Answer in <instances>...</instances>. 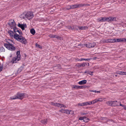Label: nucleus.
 Returning a JSON list of instances; mask_svg holds the SVG:
<instances>
[{"mask_svg": "<svg viewBox=\"0 0 126 126\" xmlns=\"http://www.w3.org/2000/svg\"><path fill=\"white\" fill-rule=\"evenodd\" d=\"M14 37L17 41H20L23 44H26L27 43V41L25 39L21 36L16 33L14 34Z\"/></svg>", "mask_w": 126, "mask_h": 126, "instance_id": "1", "label": "nucleus"}, {"mask_svg": "<svg viewBox=\"0 0 126 126\" xmlns=\"http://www.w3.org/2000/svg\"><path fill=\"white\" fill-rule=\"evenodd\" d=\"M33 17V14L30 12H27L26 14L23 13L21 16V18L25 19L27 18L29 20L32 19Z\"/></svg>", "mask_w": 126, "mask_h": 126, "instance_id": "2", "label": "nucleus"}, {"mask_svg": "<svg viewBox=\"0 0 126 126\" xmlns=\"http://www.w3.org/2000/svg\"><path fill=\"white\" fill-rule=\"evenodd\" d=\"M24 96V93H18L16 95L11 97L10 98L12 100L18 99H22L23 98Z\"/></svg>", "mask_w": 126, "mask_h": 126, "instance_id": "3", "label": "nucleus"}, {"mask_svg": "<svg viewBox=\"0 0 126 126\" xmlns=\"http://www.w3.org/2000/svg\"><path fill=\"white\" fill-rule=\"evenodd\" d=\"M4 46L8 49L11 50H14L16 48L15 47L13 46L11 44L8 43L6 44H4Z\"/></svg>", "mask_w": 126, "mask_h": 126, "instance_id": "4", "label": "nucleus"}, {"mask_svg": "<svg viewBox=\"0 0 126 126\" xmlns=\"http://www.w3.org/2000/svg\"><path fill=\"white\" fill-rule=\"evenodd\" d=\"M83 6V5L81 4H76L74 5H70L69 6L70 7L69 9H73L77 8H80Z\"/></svg>", "mask_w": 126, "mask_h": 126, "instance_id": "5", "label": "nucleus"}, {"mask_svg": "<svg viewBox=\"0 0 126 126\" xmlns=\"http://www.w3.org/2000/svg\"><path fill=\"white\" fill-rule=\"evenodd\" d=\"M52 104L55 106H56L59 107L60 108H62V107H63L65 108L66 107L65 106L63 105V104L59 103H54V102H52L51 103Z\"/></svg>", "mask_w": 126, "mask_h": 126, "instance_id": "6", "label": "nucleus"}, {"mask_svg": "<svg viewBox=\"0 0 126 126\" xmlns=\"http://www.w3.org/2000/svg\"><path fill=\"white\" fill-rule=\"evenodd\" d=\"M96 43L94 42L92 43H88L85 45L86 47L88 48H93L94 47Z\"/></svg>", "mask_w": 126, "mask_h": 126, "instance_id": "7", "label": "nucleus"}, {"mask_svg": "<svg viewBox=\"0 0 126 126\" xmlns=\"http://www.w3.org/2000/svg\"><path fill=\"white\" fill-rule=\"evenodd\" d=\"M9 25L14 30L16 28V23L14 20H11L9 22Z\"/></svg>", "mask_w": 126, "mask_h": 126, "instance_id": "8", "label": "nucleus"}, {"mask_svg": "<svg viewBox=\"0 0 126 126\" xmlns=\"http://www.w3.org/2000/svg\"><path fill=\"white\" fill-rule=\"evenodd\" d=\"M116 18L112 17H107V21L108 22L112 21H115Z\"/></svg>", "mask_w": 126, "mask_h": 126, "instance_id": "9", "label": "nucleus"}, {"mask_svg": "<svg viewBox=\"0 0 126 126\" xmlns=\"http://www.w3.org/2000/svg\"><path fill=\"white\" fill-rule=\"evenodd\" d=\"M114 40L115 42H121L125 41H126V39L125 38L115 39H114Z\"/></svg>", "mask_w": 126, "mask_h": 126, "instance_id": "10", "label": "nucleus"}, {"mask_svg": "<svg viewBox=\"0 0 126 126\" xmlns=\"http://www.w3.org/2000/svg\"><path fill=\"white\" fill-rule=\"evenodd\" d=\"M107 17H101L97 19V21H100L102 22H105L107 21Z\"/></svg>", "mask_w": 126, "mask_h": 126, "instance_id": "11", "label": "nucleus"}, {"mask_svg": "<svg viewBox=\"0 0 126 126\" xmlns=\"http://www.w3.org/2000/svg\"><path fill=\"white\" fill-rule=\"evenodd\" d=\"M59 111L60 112H61L63 113L70 114V112L72 111L69 110H64L62 109L61 110H59Z\"/></svg>", "mask_w": 126, "mask_h": 126, "instance_id": "12", "label": "nucleus"}, {"mask_svg": "<svg viewBox=\"0 0 126 126\" xmlns=\"http://www.w3.org/2000/svg\"><path fill=\"white\" fill-rule=\"evenodd\" d=\"M18 26L21 28L22 30H24L25 29L24 28L26 27V25L24 24H21L20 23H18Z\"/></svg>", "mask_w": 126, "mask_h": 126, "instance_id": "13", "label": "nucleus"}, {"mask_svg": "<svg viewBox=\"0 0 126 126\" xmlns=\"http://www.w3.org/2000/svg\"><path fill=\"white\" fill-rule=\"evenodd\" d=\"M20 58L19 57H16L13 58V60L14 62L16 63L20 60Z\"/></svg>", "mask_w": 126, "mask_h": 126, "instance_id": "14", "label": "nucleus"}, {"mask_svg": "<svg viewBox=\"0 0 126 126\" xmlns=\"http://www.w3.org/2000/svg\"><path fill=\"white\" fill-rule=\"evenodd\" d=\"M87 65V64L85 63H79L77 64L76 66L77 67H84L86 65Z\"/></svg>", "mask_w": 126, "mask_h": 126, "instance_id": "15", "label": "nucleus"}, {"mask_svg": "<svg viewBox=\"0 0 126 126\" xmlns=\"http://www.w3.org/2000/svg\"><path fill=\"white\" fill-rule=\"evenodd\" d=\"M115 102H112V101H109L106 102V103L109 105L111 106H115L114 105V103Z\"/></svg>", "mask_w": 126, "mask_h": 126, "instance_id": "16", "label": "nucleus"}, {"mask_svg": "<svg viewBox=\"0 0 126 126\" xmlns=\"http://www.w3.org/2000/svg\"><path fill=\"white\" fill-rule=\"evenodd\" d=\"M116 73L122 75H126V72L122 71H118Z\"/></svg>", "mask_w": 126, "mask_h": 126, "instance_id": "17", "label": "nucleus"}, {"mask_svg": "<svg viewBox=\"0 0 126 126\" xmlns=\"http://www.w3.org/2000/svg\"><path fill=\"white\" fill-rule=\"evenodd\" d=\"M87 82V80H84L79 81L78 82V83L80 85L84 84H86Z\"/></svg>", "mask_w": 126, "mask_h": 126, "instance_id": "18", "label": "nucleus"}, {"mask_svg": "<svg viewBox=\"0 0 126 126\" xmlns=\"http://www.w3.org/2000/svg\"><path fill=\"white\" fill-rule=\"evenodd\" d=\"M49 36L51 38H54L57 39H59V36L51 34L49 35Z\"/></svg>", "mask_w": 126, "mask_h": 126, "instance_id": "19", "label": "nucleus"}, {"mask_svg": "<svg viewBox=\"0 0 126 126\" xmlns=\"http://www.w3.org/2000/svg\"><path fill=\"white\" fill-rule=\"evenodd\" d=\"M8 33L11 37H14V34L13 32L11 31H8Z\"/></svg>", "mask_w": 126, "mask_h": 126, "instance_id": "20", "label": "nucleus"}, {"mask_svg": "<svg viewBox=\"0 0 126 126\" xmlns=\"http://www.w3.org/2000/svg\"><path fill=\"white\" fill-rule=\"evenodd\" d=\"M78 28L79 29L81 30H83L87 29L88 28V27L87 26H81V27H78Z\"/></svg>", "mask_w": 126, "mask_h": 126, "instance_id": "21", "label": "nucleus"}, {"mask_svg": "<svg viewBox=\"0 0 126 126\" xmlns=\"http://www.w3.org/2000/svg\"><path fill=\"white\" fill-rule=\"evenodd\" d=\"M14 32H18L19 33L20 35L22 34V32L20 30H17V29H16V28L15 29H14Z\"/></svg>", "mask_w": 126, "mask_h": 126, "instance_id": "22", "label": "nucleus"}, {"mask_svg": "<svg viewBox=\"0 0 126 126\" xmlns=\"http://www.w3.org/2000/svg\"><path fill=\"white\" fill-rule=\"evenodd\" d=\"M31 33L33 35H34L35 32V31L33 29H32L30 30Z\"/></svg>", "mask_w": 126, "mask_h": 126, "instance_id": "23", "label": "nucleus"}, {"mask_svg": "<svg viewBox=\"0 0 126 126\" xmlns=\"http://www.w3.org/2000/svg\"><path fill=\"white\" fill-rule=\"evenodd\" d=\"M112 102H115V103H114V105H116L115 106H119V102H117V101H112Z\"/></svg>", "mask_w": 126, "mask_h": 126, "instance_id": "24", "label": "nucleus"}, {"mask_svg": "<svg viewBox=\"0 0 126 126\" xmlns=\"http://www.w3.org/2000/svg\"><path fill=\"white\" fill-rule=\"evenodd\" d=\"M114 40V39H109L107 40V42L111 43L115 42V41Z\"/></svg>", "mask_w": 126, "mask_h": 126, "instance_id": "25", "label": "nucleus"}, {"mask_svg": "<svg viewBox=\"0 0 126 126\" xmlns=\"http://www.w3.org/2000/svg\"><path fill=\"white\" fill-rule=\"evenodd\" d=\"M97 102H98V101L97 99H95L92 101V104H94L96 103H97Z\"/></svg>", "mask_w": 126, "mask_h": 126, "instance_id": "26", "label": "nucleus"}, {"mask_svg": "<svg viewBox=\"0 0 126 126\" xmlns=\"http://www.w3.org/2000/svg\"><path fill=\"white\" fill-rule=\"evenodd\" d=\"M90 91L91 92H94L95 93H100V91H96V90H90Z\"/></svg>", "mask_w": 126, "mask_h": 126, "instance_id": "27", "label": "nucleus"}, {"mask_svg": "<svg viewBox=\"0 0 126 126\" xmlns=\"http://www.w3.org/2000/svg\"><path fill=\"white\" fill-rule=\"evenodd\" d=\"M5 51V49L3 47H1L0 48V52H4Z\"/></svg>", "mask_w": 126, "mask_h": 126, "instance_id": "28", "label": "nucleus"}, {"mask_svg": "<svg viewBox=\"0 0 126 126\" xmlns=\"http://www.w3.org/2000/svg\"><path fill=\"white\" fill-rule=\"evenodd\" d=\"M90 60V59H84V58H81L79 60L80 61H88Z\"/></svg>", "mask_w": 126, "mask_h": 126, "instance_id": "29", "label": "nucleus"}, {"mask_svg": "<svg viewBox=\"0 0 126 126\" xmlns=\"http://www.w3.org/2000/svg\"><path fill=\"white\" fill-rule=\"evenodd\" d=\"M72 88L75 89H78V86L74 85L72 86Z\"/></svg>", "mask_w": 126, "mask_h": 126, "instance_id": "30", "label": "nucleus"}, {"mask_svg": "<svg viewBox=\"0 0 126 126\" xmlns=\"http://www.w3.org/2000/svg\"><path fill=\"white\" fill-rule=\"evenodd\" d=\"M41 122L44 124H46L47 123V120H44L41 121Z\"/></svg>", "mask_w": 126, "mask_h": 126, "instance_id": "31", "label": "nucleus"}, {"mask_svg": "<svg viewBox=\"0 0 126 126\" xmlns=\"http://www.w3.org/2000/svg\"><path fill=\"white\" fill-rule=\"evenodd\" d=\"M85 118H84L83 121L85 122H87L89 120V119L87 118V117L85 116Z\"/></svg>", "mask_w": 126, "mask_h": 126, "instance_id": "32", "label": "nucleus"}, {"mask_svg": "<svg viewBox=\"0 0 126 126\" xmlns=\"http://www.w3.org/2000/svg\"><path fill=\"white\" fill-rule=\"evenodd\" d=\"M16 54L17 55V57H20V51H17L16 53Z\"/></svg>", "mask_w": 126, "mask_h": 126, "instance_id": "33", "label": "nucleus"}, {"mask_svg": "<svg viewBox=\"0 0 126 126\" xmlns=\"http://www.w3.org/2000/svg\"><path fill=\"white\" fill-rule=\"evenodd\" d=\"M78 105L79 106H84V103H79L78 104Z\"/></svg>", "mask_w": 126, "mask_h": 126, "instance_id": "34", "label": "nucleus"}, {"mask_svg": "<svg viewBox=\"0 0 126 126\" xmlns=\"http://www.w3.org/2000/svg\"><path fill=\"white\" fill-rule=\"evenodd\" d=\"M36 46L37 47L40 48H42V47L41 46L37 44H36Z\"/></svg>", "mask_w": 126, "mask_h": 126, "instance_id": "35", "label": "nucleus"}, {"mask_svg": "<svg viewBox=\"0 0 126 126\" xmlns=\"http://www.w3.org/2000/svg\"><path fill=\"white\" fill-rule=\"evenodd\" d=\"M78 89H82L84 88V87L83 86H78Z\"/></svg>", "mask_w": 126, "mask_h": 126, "instance_id": "36", "label": "nucleus"}, {"mask_svg": "<svg viewBox=\"0 0 126 126\" xmlns=\"http://www.w3.org/2000/svg\"><path fill=\"white\" fill-rule=\"evenodd\" d=\"M85 118V116L81 117L79 118V119L80 120H83L84 121V118Z\"/></svg>", "mask_w": 126, "mask_h": 126, "instance_id": "37", "label": "nucleus"}, {"mask_svg": "<svg viewBox=\"0 0 126 126\" xmlns=\"http://www.w3.org/2000/svg\"><path fill=\"white\" fill-rule=\"evenodd\" d=\"M90 71H86L84 72V73H87L89 75L90 74Z\"/></svg>", "mask_w": 126, "mask_h": 126, "instance_id": "38", "label": "nucleus"}, {"mask_svg": "<svg viewBox=\"0 0 126 126\" xmlns=\"http://www.w3.org/2000/svg\"><path fill=\"white\" fill-rule=\"evenodd\" d=\"M97 99L98 102L102 101H103V99L101 98H98Z\"/></svg>", "mask_w": 126, "mask_h": 126, "instance_id": "39", "label": "nucleus"}, {"mask_svg": "<svg viewBox=\"0 0 126 126\" xmlns=\"http://www.w3.org/2000/svg\"><path fill=\"white\" fill-rule=\"evenodd\" d=\"M88 105H90L92 104V101H89L88 102H87Z\"/></svg>", "mask_w": 126, "mask_h": 126, "instance_id": "40", "label": "nucleus"}, {"mask_svg": "<svg viewBox=\"0 0 126 126\" xmlns=\"http://www.w3.org/2000/svg\"><path fill=\"white\" fill-rule=\"evenodd\" d=\"M67 28L69 30H72L73 29V28H72V27L70 26H68L67 27Z\"/></svg>", "mask_w": 126, "mask_h": 126, "instance_id": "41", "label": "nucleus"}, {"mask_svg": "<svg viewBox=\"0 0 126 126\" xmlns=\"http://www.w3.org/2000/svg\"><path fill=\"white\" fill-rule=\"evenodd\" d=\"M84 106L88 105L87 102H84Z\"/></svg>", "mask_w": 126, "mask_h": 126, "instance_id": "42", "label": "nucleus"}, {"mask_svg": "<svg viewBox=\"0 0 126 126\" xmlns=\"http://www.w3.org/2000/svg\"><path fill=\"white\" fill-rule=\"evenodd\" d=\"M2 68H3L2 66H0V72L2 70Z\"/></svg>", "mask_w": 126, "mask_h": 126, "instance_id": "43", "label": "nucleus"}, {"mask_svg": "<svg viewBox=\"0 0 126 126\" xmlns=\"http://www.w3.org/2000/svg\"><path fill=\"white\" fill-rule=\"evenodd\" d=\"M87 113H81V114L82 115H84L86 114H87Z\"/></svg>", "mask_w": 126, "mask_h": 126, "instance_id": "44", "label": "nucleus"}, {"mask_svg": "<svg viewBox=\"0 0 126 126\" xmlns=\"http://www.w3.org/2000/svg\"><path fill=\"white\" fill-rule=\"evenodd\" d=\"M120 106H122V107H124L125 106L122 104L121 103L120 104Z\"/></svg>", "mask_w": 126, "mask_h": 126, "instance_id": "45", "label": "nucleus"}, {"mask_svg": "<svg viewBox=\"0 0 126 126\" xmlns=\"http://www.w3.org/2000/svg\"><path fill=\"white\" fill-rule=\"evenodd\" d=\"M93 72H90V75H93Z\"/></svg>", "mask_w": 126, "mask_h": 126, "instance_id": "46", "label": "nucleus"}, {"mask_svg": "<svg viewBox=\"0 0 126 126\" xmlns=\"http://www.w3.org/2000/svg\"><path fill=\"white\" fill-rule=\"evenodd\" d=\"M124 108L125 110H126V106H125L124 107Z\"/></svg>", "mask_w": 126, "mask_h": 126, "instance_id": "47", "label": "nucleus"}, {"mask_svg": "<svg viewBox=\"0 0 126 126\" xmlns=\"http://www.w3.org/2000/svg\"><path fill=\"white\" fill-rule=\"evenodd\" d=\"M87 64V65L88 64V66H89V63H86Z\"/></svg>", "mask_w": 126, "mask_h": 126, "instance_id": "48", "label": "nucleus"}, {"mask_svg": "<svg viewBox=\"0 0 126 126\" xmlns=\"http://www.w3.org/2000/svg\"><path fill=\"white\" fill-rule=\"evenodd\" d=\"M20 70V69H19L18 70V71H19Z\"/></svg>", "mask_w": 126, "mask_h": 126, "instance_id": "49", "label": "nucleus"}, {"mask_svg": "<svg viewBox=\"0 0 126 126\" xmlns=\"http://www.w3.org/2000/svg\"><path fill=\"white\" fill-rule=\"evenodd\" d=\"M115 76H117V75H115Z\"/></svg>", "mask_w": 126, "mask_h": 126, "instance_id": "50", "label": "nucleus"}]
</instances>
